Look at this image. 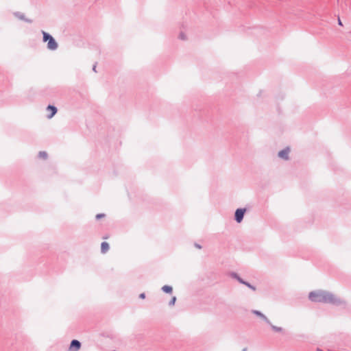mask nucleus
Returning <instances> with one entry per match:
<instances>
[{
    "label": "nucleus",
    "instance_id": "1a4fd4ad",
    "mask_svg": "<svg viewBox=\"0 0 351 351\" xmlns=\"http://www.w3.org/2000/svg\"><path fill=\"white\" fill-rule=\"evenodd\" d=\"M230 276L232 278L237 280L240 283L243 285L245 283V280H243L237 273L232 272Z\"/></svg>",
    "mask_w": 351,
    "mask_h": 351
},
{
    "label": "nucleus",
    "instance_id": "423d86ee",
    "mask_svg": "<svg viewBox=\"0 0 351 351\" xmlns=\"http://www.w3.org/2000/svg\"><path fill=\"white\" fill-rule=\"evenodd\" d=\"M81 347V343L76 339H73L71 341L70 344V349H75V350H78Z\"/></svg>",
    "mask_w": 351,
    "mask_h": 351
},
{
    "label": "nucleus",
    "instance_id": "dca6fc26",
    "mask_svg": "<svg viewBox=\"0 0 351 351\" xmlns=\"http://www.w3.org/2000/svg\"><path fill=\"white\" fill-rule=\"evenodd\" d=\"M139 298L141 299H144L145 298V294L144 293H142L139 295Z\"/></svg>",
    "mask_w": 351,
    "mask_h": 351
},
{
    "label": "nucleus",
    "instance_id": "0eeeda50",
    "mask_svg": "<svg viewBox=\"0 0 351 351\" xmlns=\"http://www.w3.org/2000/svg\"><path fill=\"white\" fill-rule=\"evenodd\" d=\"M245 212V209L239 208L236 210L235 218L236 219H242Z\"/></svg>",
    "mask_w": 351,
    "mask_h": 351
},
{
    "label": "nucleus",
    "instance_id": "ddd939ff",
    "mask_svg": "<svg viewBox=\"0 0 351 351\" xmlns=\"http://www.w3.org/2000/svg\"><path fill=\"white\" fill-rule=\"evenodd\" d=\"M39 156L40 158H43V159H46L47 157V154L46 152H41L39 153Z\"/></svg>",
    "mask_w": 351,
    "mask_h": 351
},
{
    "label": "nucleus",
    "instance_id": "4be33fe9",
    "mask_svg": "<svg viewBox=\"0 0 351 351\" xmlns=\"http://www.w3.org/2000/svg\"><path fill=\"white\" fill-rule=\"evenodd\" d=\"M113 351H116V350H113Z\"/></svg>",
    "mask_w": 351,
    "mask_h": 351
},
{
    "label": "nucleus",
    "instance_id": "f8f14e48",
    "mask_svg": "<svg viewBox=\"0 0 351 351\" xmlns=\"http://www.w3.org/2000/svg\"><path fill=\"white\" fill-rule=\"evenodd\" d=\"M243 285H246L247 287H249L250 289H251L253 291L256 290V288L254 286L252 285L250 283H249L246 281H245V283Z\"/></svg>",
    "mask_w": 351,
    "mask_h": 351
},
{
    "label": "nucleus",
    "instance_id": "7ed1b4c3",
    "mask_svg": "<svg viewBox=\"0 0 351 351\" xmlns=\"http://www.w3.org/2000/svg\"><path fill=\"white\" fill-rule=\"evenodd\" d=\"M252 313L256 316L261 318L263 320H264L267 324H270V321L268 319V318L261 311L257 310H252Z\"/></svg>",
    "mask_w": 351,
    "mask_h": 351
},
{
    "label": "nucleus",
    "instance_id": "412c9836",
    "mask_svg": "<svg viewBox=\"0 0 351 351\" xmlns=\"http://www.w3.org/2000/svg\"><path fill=\"white\" fill-rule=\"evenodd\" d=\"M317 351H322V350H320V349H317Z\"/></svg>",
    "mask_w": 351,
    "mask_h": 351
},
{
    "label": "nucleus",
    "instance_id": "f257e3e1",
    "mask_svg": "<svg viewBox=\"0 0 351 351\" xmlns=\"http://www.w3.org/2000/svg\"><path fill=\"white\" fill-rule=\"evenodd\" d=\"M308 298L313 302L328 303L335 305L345 304L343 300L337 298L333 293L323 290L310 292L308 294Z\"/></svg>",
    "mask_w": 351,
    "mask_h": 351
},
{
    "label": "nucleus",
    "instance_id": "20e7f679",
    "mask_svg": "<svg viewBox=\"0 0 351 351\" xmlns=\"http://www.w3.org/2000/svg\"><path fill=\"white\" fill-rule=\"evenodd\" d=\"M47 110L49 112V114L47 115L48 119H51L57 112V108L53 106H48Z\"/></svg>",
    "mask_w": 351,
    "mask_h": 351
},
{
    "label": "nucleus",
    "instance_id": "9b49d317",
    "mask_svg": "<svg viewBox=\"0 0 351 351\" xmlns=\"http://www.w3.org/2000/svg\"><path fill=\"white\" fill-rule=\"evenodd\" d=\"M271 328L276 332H282V328L281 327H278V326H276L273 324H271V323L270 322V324H269Z\"/></svg>",
    "mask_w": 351,
    "mask_h": 351
},
{
    "label": "nucleus",
    "instance_id": "6ab92c4d",
    "mask_svg": "<svg viewBox=\"0 0 351 351\" xmlns=\"http://www.w3.org/2000/svg\"><path fill=\"white\" fill-rule=\"evenodd\" d=\"M180 36H181V38H182V39H184V38H184V35H182V34H181V35H180Z\"/></svg>",
    "mask_w": 351,
    "mask_h": 351
},
{
    "label": "nucleus",
    "instance_id": "f3484780",
    "mask_svg": "<svg viewBox=\"0 0 351 351\" xmlns=\"http://www.w3.org/2000/svg\"><path fill=\"white\" fill-rule=\"evenodd\" d=\"M195 246L197 248H198V249H201V248H202V246H201L199 244H198V243H195Z\"/></svg>",
    "mask_w": 351,
    "mask_h": 351
},
{
    "label": "nucleus",
    "instance_id": "aec40b11",
    "mask_svg": "<svg viewBox=\"0 0 351 351\" xmlns=\"http://www.w3.org/2000/svg\"><path fill=\"white\" fill-rule=\"evenodd\" d=\"M242 351H247V348H243Z\"/></svg>",
    "mask_w": 351,
    "mask_h": 351
},
{
    "label": "nucleus",
    "instance_id": "6e6552de",
    "mask_svg": "<svg viewBox=\"0 0 351 351\" xmlns=\"http://www.w3.org/2000/svg\"><path fill=\"white\" fill-rule=\"evenodd\" d=\"M110 249V246H109V244L106 242V241H104L101 243V252L102 254H106Z\"/></svg>",
    "mask_w": 351,
    "mask_h": 351
},
{
    "label": "nucleus",
    "instance_id": "39448f33",
    "mask_svg": "<svg viewBox=\"0 0 351 351\" xmlns=\"http://www.w3.org/2000/svg\"><path fill=\"white\" fill-rule=\"evenodd\" d=\"M290 149L289 148H286L278 153V156L281 158L287 160L289 158L288 156L289 154Z\"/></svg>",
    "mask_w": 351,
    "mask_h": 351
},
{
    "label": "nucleus",
    "instance_id": "9d476101",
    "mask_svg": "<svg viewBox=\"0 0 351 351\" xmlns=\"http://www.w3.org/2000/svg\"><path fill=\"white\" fill-rule=\"evenodd\" d=\"M161 289L163 292L167 293H171L172 292V287L169 285H164Z\"/></svg>",
    "mask_w": 351,
    "mask_h": 351
},
{
    "label": "nucleus",
    "instance_id": "f03ea898",
    "mask_svg": "<svg viewBox=\"0 0 351 351\" xmlns=\"http://www.w3.org/2000/svg\"><path fill=\"white\" fill-rule=\"evenodd\" d=\"M43 40L45 42H48V43H47L48 49L50 50L56 49L58 48V44L56 42V40H54V38L51 35H49V34H47V32H45L44 31L43 32Z\"/></svg>",
    "mask_w": 351,
    "mask_h": 351
},
{
    "label": "nucleus",
    "instance_id": "4468645a",
    "mask_svg": "<svg viewBox=\"0 0 351 351\" xmlns=\"http://www.w3.org/2000/svg\"><path fill=\"white\" fill-rule=\"evenodd\" d=\"M176 301V298L174 296L171 298V300L169 302V306H173L175 304V302Z\"/></svg>",
    "mask_w": 351,
    "mask_h": 351
},
{
    "label": "nucleus",
    "instance_id": "2eb2a0df",
    "mask_svg": "<svg viewBox=\"0 0 351 351\" xmlns=\"http://www.w3.org/2000/svg\"><path fill=\"white\" fill-rule=\"evenodd\" d=\"M96 217H97V219H99V218L104 217L105 215L104 214H99Z\"/></svg>",
    "mask_w": 351,
    "mask_h": 351
},
{
    "label": "nucleus",
    "instance_id": "a211bd4d",
    "mask_svg": "<svg viewBox=\"0 0 351 351\" xmlns=\"http://www.w3.org/2000/svg\"><path fill=\"white\" fill-rule=\"evenodd\" d=\"M338 23L339 25H341V26L343 25L342 22L340 19L338 20Z\"/></svg>",
    "mask_w": 351,
    "mask_h": 351
}]
</instances>
